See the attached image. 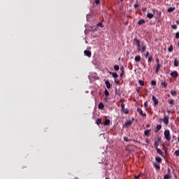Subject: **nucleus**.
Returning a JSON list of instances; mask_svg holds the SVG:
<instances>
[{"label":"nucleus","instance_id":"nucleus-1","mask_svg":"<svg viewBox=\"0 0 179 179\" xmlns=\"http://www.w3.org/2000/svg\"><path fill=\"white\" fill-rule=\"evenodd\" d=\"M134 41H136V45L137 47V50L138 51H142V50L141 49V41H139V39L135 38H134Z\"/></svg>","mask_w":179,"mask_h":179},{"label":"nucleus","instance_id":"nucleus-2","mask_svg":"<svg viewBox=\"0 0 179 179\" xmlns=\"http://www.w3.org/2000/svg\"><path fill=\"white\" fill-rule=\"evenodd\" d=\"M164 137L166 139V141H169L170 142L171 138H170V130H165L164 131Z\"/></svg>","mask_w":179,"mask_h":179},{"label":"nucleus","instance_id":"nucleus-3","mask_svg":"<svg viewBox=\"0 0 179 179\" xmlns=\"http://www.w3.org/2000/svg\"><path fill=\"white\" fill-rule=\"evenodd\" d=\"M169 116H164V119H160V121H163L165 125H169Z\"/></svg>","mask_w":179,"mask_h":179},{"label":"nucleus","instance_id":"nucleus-4","mask_svg":"<svg viewBox=\"0 0 179 179\" xmlns=\"http://www.w3.org/2000/svg\"><path fill=\"white\" fill-rule=\"evenodd\" d=\"M152 101H154L155 107L159 104V99H157L155 95L152 96Z\"/></svg>","mask_w":179,"mask_h":179},{"label":"nucleus","instance_id":"nucleus-5","mask_svg":"<svg viewBox=\"0 0 179 179\" xmlns=\"http://www.w3.org/2000/svg\"><path fill=\"white\" fill-rule=\"evenodd\" d=\"M137 113H138L140 115H142L143 117H146V113H143V111L141 108H137Z\"/></svg>","mask_w":179,"mask_h":179},{"label":"nucleus","instance_id":"nucleus-6","mask_svg":"<svg viewBox=\"0 0 179 179\" xmlns=\"http://www.w3.org/2000/svg\"><path fill=\"white\" fill-rule=\"evenodd\" d=\"M160 142H162V138L159 137L157 140L155 141V148H157L159 145H160Z\"/></svg>","mask_w":179,"mask_h":179},{"label":"nucleus","instance_id":"nucleus-7","mask_svg":"<svg viewBox=\"0 0 179 179\" xmlns=\"http://www.w3.org/2000/svg\"><path fill=\"white\" fill-rule=\"evenodd\" d=\"M120 71H121L120 78H124V75H125V70H124V66L120 67Z\"/></svg>","mask_w":179,"mask_h":179},{"label":"nucleus","instance_id":"nucleus-8","mask_svg":"<svg viewBox=\"0 0 179 179\" xmlns=\"http://www.w3.org/2000/svg\"><path fill=\"white\" fill-rule=\"evenodd\" d=\"M84 55L86 57H88L89 58H90V57H92V52H90V50H85L84 51Z\"/></svg>","mask_w":179,"mask_h":179},{"label":"nucleus","instance_id":"nucleus-9","mask_svg":"<svg viewBox=\"0 0 179 179\" xmlns=\"http://www.w3.org/2000/svg\"><path fill=\"white\" fill-rule=\"evenodd\" d=\"M171 76H172L173 78H178V73H177V71H172L171 73Z\"/></svg>","mask_w":179,"mask_h":179},{"label":"nucleus","instance_id":"nucleus-10","mask_svg":"<svg viewBox=\"0 0 179 179\" xmlns=\"http://www.w3.org/2000/svg\"><path fill=\"white\" fill-rule=\"evenodd\" d=\"M105 85H106L107 89H110L111 87V84L110 83V81L106 80L105 82Z\"/></svg>","mask_w":179,"mask_h":179},{"label":"nucleus","instance_id":"nucleus-11","mask_svg":"<svg viewBox=\"0 0 179 179\" xmlns=\"http://www.w3.org/2000/svg\"><path fill=\"white\" fill-rule=\"evenodd\" d=\"M161 68H162V64H157L156 73H159V71H160Z\"/></svg>","mask_w":179,"mask_h":179},{"label":"nucleus","instance_id":"nucleus-12","mask_svg":"<svg viewBox=\"0 0 179 179\" xmlns=\"http://www.w3.org/2000/svg\"><path fill=\"white\" fill-rule=\"evenodd\" d=\"M154 16L155 15H153V13H148L147 14V17H148V19H153Z\"/></svg>","mask_w":179,"mask_h":179},{"label":"nucleus","instance_id":"nucleus-13","mask_svg":"<svg viewBox=\"0 0 179 179\" xmlns=\"http://www.w3.org/2000/svg\"><path fill=\"white\" fill-rule=\"evenodd\" d=\"M145 22H146V21H145V20L141 19V20H139V21H138V24H139L140 26H142V24H145Z\"/></svg>","mask_w":179,"mask_h":179},{"label":"nucleus","instance_id":"nucleus-14","mask_svg":"<svg viewBox=\"0 0 179 179\" xmlns=\"http://www.w3.org/2000/svg\"><path fill=\"white\" fill-rule=\"evenodd\" d=\"M98 108L99 110H103L104 108V104H103V103H99V106H98Z\"/></svg>","mask_w":179,"mask_h":179},{"label":"nucleus","instance_id":"nucleus-15","mask_svg":"<svg viewBox=\"0 0 179 179\" xmlns=\"http://www.w3.org/2000/svg\"><path fill=\"white\" fill-rule=\"evenodd\" d=\"M103 125L106 126V125H110V120L108 119H106L103 122Z\"/></svg>","mask_w":179,"mask_h":179},{"label":"nucleus","instance_id":"nucleus-16","mask_svg":"<svg viewBox=\"0 0 179 179\" xmlns=\"http://www.w3.org/2000/svg\"><path fill=\"white\" fill-rule=\"evenodd\" d=\"M178 64H179V60H178V59L175 58V59H174V66L177 67V66H178Z\"/></svg>","mask_w":179,"mask_h":179},{"label":"nucleus","instance_id":"nucleus-17","mask_svg":"<svg viewBox=\"0 0 179 179\" xmlns=\"http://www.w3.org/2000/svg\"><path fill=\"white\" fill-rule=\"evenodd\" d=\"M129 125H132V121L131 120L126 122L124 127H129Z\"/></svg>","mask_w":179,"mask_h":179},{"label":"nucleus","instance_id":"nucleus-18","mask_svg":"<svg viewBox=\"0 0 179 179\" xmlns=\"http://www.w3.org/2000/svg\"><path fill=\"white\" fill-rule=\"evenodd\" d=\"M135 61H136V62H140V61H141V56H139V55L136 56L135 57Z\"/></svg>","mask_w":179,"mask_h":179},{"label":"nucleus","instance_id":"nucleus-19","mask_svg":"<svg viewBox=\"0 0 179 179\" xmlns=\"http://www.w3.org/2000/svg\"><path fill=\"white\" fill-rule=\"evenodd\" d=\"M145 136H150V130H145L144 132Z\"/></svg>","mask_w":179,"mask_h":179},{"label":"nucleus","instance_id":"nucleus-20","mask_svg":"<svg viewBox=\"0 0 179 179\" xmlns=\"http://www.w3.org/2000/svg\"><path fill=\"white\" fill-rule=\"evenodd\" d=\"M157 152L161 156H163V151L160 148H157Z\"/></svg>","mask_w":179,"mask_h":179},{"label":"nucleus","instance_id":"nucleus-21","mask_svg":"<svg viewBox=\"0 0 179 179\" xmlns=\"http://www.w3.org/2000/svg\"><path fill=\"white\" fill-rule=\"evenodd\" d=\"M174 10H176V8L174 7H171L168 9V12L169 13L174 12Z\"/></svg>","mask_w":179,"mask_h":179},{"label":"nucleus","instance_id":"nucleus-22","mask_svg":"<svg viewBox=\"0 0 179 179\" xmlns=\"http://www.w3.org/2000/svg\"><path fill=\"white\" fill-rule=\"evenodd\" d=\"M141 52H145L146 51V45H143L141 47Z\"/></svg>","mask_w":179,"mask_h":179},{"label":"nucleus","instance_id":"nucleus-23","mask_svg":"<svg viewBox=\"0 0 179 179\" xmlns=\"http://www.w3.org/2000/svg\"><path fill=\"white\" fill-rule=\"evenodd\" d=\"M96 124L100 125V124H101V118H98L96 121Z\"/></svg>","mask_w":179,"mask_h":179},{"label":"nucleus","instance_id":"nucleus-24","mask_svg":"<svg viewBox=\"0 0 179 179\" xmlns=\"http://www.w3.org/2000/svg\"><path fill=\"white\" fill-rule=\"evenodd\" d=\"M155 160H156V162H157V163H162V158L159 157H157L155 158Z\"/></svg>","mask_w":179,"mask_h":179},{"label":"nucleus","instance_id":"nucleus-25","mask_svg":"<svg viewBox=\"0 0 179 179\" xmlns=\"http://www.w3.org/2000/svg\"><path fill=\"white\" fill-rule=\"evenodd\" d=\"M170 178H171V175L170 174H166L164 177V179H170Z\"/></svg>","mask_w":179,"mask_h":179},{"label":"nucleus","instance_id":"nucleus-26","mask_svg":"<svg viewBox=\"0 0 179 179\" xmlns=\"http://www.w3.org/2000/svg\"><path fill=\"white\" fill-rule=\"evenodd\" d=\"M122 111H123V113H124V114H128V113H129L128 109H125V108H123V109H122Z\"/></svg>","mask_w":179,"mask_h":179},{"label":"nucleus","instance_id":"nucleus-27","mask_svg":"<svg viewBox=\"0 0 179 179\" xmlns=\"http://www.w3.org/2000/svg\"><path fill=\"white\" fill-rule=\"evenodd\" d=\"M104 94L106 97H107V96H110V93L108 92V90H107V89L105 90Z\"/></svg>","mask_w":179,"mask_h":179},{"label":"nucleus","instance_id":"nucleus-28","mask_svg":"<svg viewBox=\"0 0 179 179\" xmlns=\"http://www.w3.org/2000/svg\"><path fill=\"white\" fill-rule=\"evenodd\" d=\"M113 78L117 79V78H118V74L117 73H113Z\"/></svg>","mask_w":179,"mask_h":179},{"label":"nucleus","instance_id":"nucleus-29","mask_svg":"<svg viewBox=\"0 0 179 179\" xmlns=\"http://www.w3.org/2000/svg\"><path fill=\"white\" fill-rule=\"evenodd\" d=\"M113 68L115 71H120V66L118 65H115Z\"/></svg>","mask_w":179,"mask_h":179},{"label":"nucleus","instance_id":"nucleus-30","mask_svg":"<svg viewBox=\"0 0 179 179\" xmlns=\"http://www.w3.org/2000/svg\"><path fill=\"white\" fill-rule=\"evenodd\" d=\"M138 83H139V84H140L141 86H145V83L143 82V80H140L138 81Z\"/></svg>","mask_w":179,"mask_h":179},{"label":"nucleus","instance_id":"nucleus-31","mask_svg":"<svg viewBox=\"0 0 179 179\" xmlns=\"http://www.w3.org/2000/svg\"><path fill=\"white\" fill-rule=\"evenodd\" d=\"M161 129H162V125L158 124V125L157 126V131H156V132H158V131H159V130H161Z\"/></svg>","mask_w":179,"mask_h":179},{"label":"nucleus","instance_id":"nucleus-32","mask_svg":"<svg viewBox=\"0 0 179 179\" xmlns=\"http://www.w3.org/2000/svg\"><path fill=\"white\" fill-rule=\"evenodd\" d=\"M155 167H156V169L158 170L160 169V165L157 162L155 164Z\"/></svg>","mask_w":179,"mask_h":179},{"label":"nucleus","instance_id":"nucleus-33","mask_svg":"<svg viewBox=\"0 0 179 179\" xmlns=\"http://www.w3.org/2000/svg\"><path fill=\"white\" fill-rule=\"evenodd\" d=\"M162 86H164V87L166 88L167 87V82L162 83Z\"/></svg>","mask_w":179,"mask_h":179},{"label":"nucleus","instance_id":"nucleus-34","mask_svg":"<svg viewBox=\"0 0 179 179\" xmlns=\"http://www.w3.org/2000/svg\"><path fill=\"white\" fill-rule=\"evenodd\" d=\"M173 50H174V48H173V45H171V46L169 48V52H173Z\"/></svg>","mask_w":179,"mask_h":179},{"label":"nucleus","instance_id":"nucleus-35","mask_svg":"<svg viewBox=\"0 0 179 179\" xmlns=\"http://www.w3.org/2000/svg\"><path fill=\"white\" fill-rule=\"evenodd\" d=\"M171 94H172V96H176V94H177V92L176 91H174V90H172L171 92Z\"/></svg>","mask_w":179,"mask_h":179},{"label":"nucleus","instance_id":"nucleus-36","mask_svg":"<svg viewBox=\"0 0 179 179\" xmlns=\"http://www.w3.org/2000/svg\"><path fill=\"white\" fill-rule=\"evenodd\" d=\"M139 7V3H138V1H136V3L134 4V8L136 9V8Z\"/></svg>","mask_w":179,"mask_h":179},{"label":"nucleus","instance_id":"nucleus-37","mask_svg":"<svg viewBox=\"0 0 179 179\" xmlns=\"http://www.w3.org/2000/svg\"><path fill=\"white\" fill-rule=\"evenodd\" d=\"M169 104H171V106H174V100L171 99V100L169 101Z\"/></svg>","mask_w":179,"mask_h":179},{"label":"nucleus","instance_id":"nucleus-38","mask_svg":"<svg viewBox=\"0 0 179 179\" xmlns=\"http://www.w3.org/2000/svg\"><path fill=\"white\" fill-rule=\"evenodd\" d=\"M152 61H153V57H152V56H150V57L148 58V62H152Z\"/></svg>","mask_w":179,"mask_h":179},{"label":"nucleus","instance_id":"nucleus-39","mask_svg":"<svg viewBox=\"0 0 179 179\" xmlns=\"http://www.w3.org/2000/svg\"><path fill=\"white\" fill-rule=\"evenodd\" d=\"M120 107H121L122 110H124V108H125V104H124V103H122L120 105Z\"/></svg>","mask_w":179,"mask_h":179},{"label":"nucleus","instance_id":"nucleus-40","mask_svg":"<svg viewBox=\"0 0 179 179\" xmlns=\"http://www.w3.org/2000/svg\"><path fill=\"white\" fill-rule=\"evenodd\" d=\"M149 55H150L149 52H146V53L144 55V57H145V58H148V57H149Z\"/></svg>","mask_w":179,"mask_h":179},{"label":"nucleus","instance_id":"nucleus-41","mask_svg":"<svg viewBox=\"0 0 179 179\" xmlns=\"http://www.w3.org/2000/svg\"><path fill=\"white\" fill-rule=\"evenodd\" d=\"M151 85H152V86H156V81L152 80V81L151 82Z\"/></svg>","mask_w":179,"mask_h":179},{"label":"nucleus","instance_id":"nucleus-42","mask_svg":"<svg viewBox=\"0 0 179 179\" xmlns=\"http://www.w3.org/2000/svg\"><path fill=\"white\" fill-rule=\"evenodd\" d=\"M115 83H116V85H118L120 83V80H118V79L115 78Z\"/></svg>","mask_w":179,"mask_h":179},{"label":"nucleus","instance_id":"nucleus-43","mask_svg":"<svg viewBox=\"0 0 179 179\" xmlns=\"http://www.w3.org/2000/svg\"><path fill=\"white\" fill-rule=\"evenodd\" d=\"M175 155H176V156H177V157L179 156V150L175 151Z\"/></svg>","mask_w":179,"mask_h":179},{"label":"nucleus","instance_id":"nucleus-44","mask_svg":"<svg viewBox=\"0 0 179 179\" xmlns=\"http://www.w3.org/2000/svg\"><path fill=\"white\" fill-rule=\"evenodd\" d=\"M98 27H103V23L101 22H99L98 24H97Z\"/></svg>","mask_w":179,"mask_h":179},{"label":"nucleus","instance_id":"nucleus-45","mask_svg":"<svg viewBox=\"0 0 179 179\" xmlns=\"http://www.w3.org/2000/svg\"><path fill=\"white\" fill-rule=\"evenodd\" d=\"M167 174H169L170 176H171V169H170V168L168 169V173Z\"/></svg>","mask_w":179,"mask_h":179},{"label":"nucleus","instance_id":"nucleus-46","mask_svg":"<svg viewBox=\"0 0 179 179\" xmlns=\"http://www.w3.org/2000/svg\"><path fill=\"white\" fill-rule=\"evenodd\" d=\"M96 5H99L100 3V0H95Z\"/></svg>","mask_w":179,"mask_h":179},{"label":"nucleus","instance_id":"nucleus-47","mask_svg":"<svg viewBox=\"0 0 179 179\" xmlns=\"http://www.w3.org/2000/svg\"><path fill=\"white\" fill-rule=\"evenodd\" d=\"M124 140L126 141V142H128L129 141V139H128V137L125 136L124 137Z\"/></svg>","mask_w":179,"mask_h":179},{"label":"nucleus","instance_id":"nucleus-48","mask_svg":"<svg viewBox=\"0 0 179 179\" xmlns=\"http://www.w3.org/2000/svg\"><path fill=\"white\" fill-rule=\"evenodd\" d=\"M157 16H158V17H160V16H162V12H158Z\"/></svg>","mask_w":179,"mask_h":179},{"label":"nucleus","instance_id":"nucleus-49","mask_svg":"<svg viewBox=\"0 0 179 179\" xmlns=\"http://www.w3.org/2000/svg\"><path fill=\"white\" fill-rule=\"evenodd\" d=\"M176 38H179V32H177L176 34Z\"/></svg>","mask_w":179,"mask_h":179},{"label":"nucleus","instance_id":"nucleus-50","mask_svg":"<svg viewBox=\"0 0 179 179\" xmlns=\"http://www.w3.org/2000/svg\"><path fill=\"white\" fill-rule=\"evenodd\" d=\"M156 62H157V64H159V62H160V60L159 59V58H157V59H156Z\"/></svg>","mask_w":179,"mask_h":179},{"label":"nucleus","instance_id":"nucleus-51","mask_svg":"<svg viewBox=\"0 0 179 179\" xmlns=\"http://www.w3.org/2000/svg\"><path fill=\"white\" fill-rule=\"evenodd\" d=\"M144 106H145V107H148V101H145V102Z\"/></svg>","mask_w":179,"mask_h":179},{"label":"nucleus","instance_id":"nucleus-52","mask_svg":"<svg viewBox=\"0 0 179 179\" xmlns=\"http://www.w3.org/2000/svg\"><path fill=\"white\" fill-rule=\"evenodd\" d=\"M172 29H177V25H173Z\"/></svg>","mask_w":179,"mask_h":179},{"label":"nucleus","instance_id":"nucleus-53","mask_svg":"<svg viewBox=\"0 0 179 179\" xmlns=\"http://www.w3.org/2000/svg\"><path fill=\"white\" fill-rule=\"evenodd\" d=\"M139 177H141V175L136 176V179H139Z\"/></svg>","mask_w":179,"mask_h":179},{"label":"nucleus","instance_id":"nucleus-54","mask_svg":"<svg viewBox=\"0 0 179 179\" xmlns=\"http://www.w3.org/2000/svg\"><path fill=\"white\" fill-rule=\"evenodd\" d=\"M152 11H153V13H155V12H157V10L153 9Z\"/></svg>","mask_w":179,"mask_h":179},{"label":"nucleus","instance_id":"nucleus-55","mask_svg":"<svg viewBox=\"0 0 179 179\" xmlns=\"http://www.w3.org/2000/svg\"><path fill=\"white\" fill-rule=\"evenodd\" d=\"M145 142H146L147 143H149V140H148V139H146V140H145Z\"/></svg>","mask_w":179,"mask_h":179},{"label":"nucleus","instance_id":"nucleus-56","mask_svg":"<svg viewBox=\"0 0 179 179\" xmlns=\"http://www.w3.org/2000/svg\"><path fill=\"white\" fill-rule=\"evenodd\" d=\"M142 10L145 12V10H146V8H143Z\"/></svg>","mask_w":179,"mask_h":179},{"label":"nucleus","instance_id":"nucleus-57","mask_svg":"<svg viewBox=\"0 0 179 179\" xmlns=\"http://www.w3.org/2000/svg\"><path fill=\"white\" fill-rule=\"evenodd\" d=\"M146 127H147V128H149L150 125H149V124H147Z\"/></svg>","mask_w":179,"mask_h":179},{"label":"nucleus","instance_id":"nucleus-58","mask_svg":"<svg viewBox=\"0 0 179 179\" xmlns=\"http://www.w3.org/2000/svg\"><path fill=\"white\" fill-rule=\"evenodd\" d=\"M177 24H179V21H176Z\"/></svg>","mask_w":179,"mask_h":179},{"label":"nucleus","instance_id":"nucleus-59","mask_svg":"<svg viewBox=\"0 0 179 179\" xmlns=\"http://www.w3.org/2000/svg\"><path fill=\"white\" fill-rule=\"evenodd\" d=\"M136 90H137V92H139V88L138 89L137 88Z\"/></svg>","mask_w":179,"mask_h":179},{"label":"nucleus","instance_id":"nucleus-60","mask_svg":"<svg viewBox=\"0 0 179 179\" xmlns=\"http://www.w3.org/2000/svg\"><path fill=\"white\" fill-rule=\"evenodd\" d=\"M168 113H171V111H170V110H168Z\"/></svg>","mask_w":179,"mask_h":179},{"label":"nucleus","instance_id":"nucleus-61","mask_svg":"<svg viewBox=\"0 0 179 179\" xmlns=\"http://www.w3.org/2000/svg\"><path fill=\"white\" fill-rule=\"evenodd\" d=\"M173 138H176V136H173Z\"/></svg>","mask_w":179,"mask_h":179},{"label":"nucleus","instance_id":"nucleus-62","mask_svg":"<svg viewBox=\"0 0 179 179\" xmlns=\"http://www.w3.org/2000/svg\"><path fill=\"white\" fill-rule=\"evenodd\" d=\"M124 0H121V2L124 1Z\"/></svg>","mask_w":179,"mask_h":179},{"label":"nucleus","instance_id":"nucleus-63","mask_svg":"<svg viewBox=\"0 0 179 179\" xmlns=\"http://www.w3.org/2000/svg\"><path fill=\"white\" fill-rule=\"evenodd\" d=\"M110 73V75L113 74V73Z\"/></svg>","mask_w":179,"mask_h":179},{"label":"nucleus","instance_id":"nucleus-64","mask_svg":"<svg viewBox=\"0 0 179 179\" xmlns=\"http://www.w3.org/2000/svg\"><path fill=\"white\" fill-rule=\"evenodd\" d=\"M178 46H179V43H178Z\"/></svg>","mask_w":179,"mask_h":179}]
</instances>
